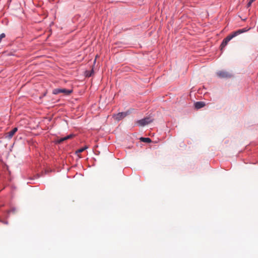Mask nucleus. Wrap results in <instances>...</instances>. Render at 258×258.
Masks as SVG:
<instances>
[{"label": "nucleus", "mask_w": 258, "mask_h": 258, "mask_svg": "<svg viewBox=\"0 0 258 258\" xmlns=\"http://www.w3.org/2000/svg\"><path fill=\"white\" fill-rule=\"evenodd\" d=\"M248 29L246 28H243L241 29H239L236 31L232 32L231 34L228 35L222 41L220 47L221 50H222L227 45L228 42L231 40L233 38L237 36V35L248 31Z\"/></svg>", "instance_id": "obj_1"}, {"label": "nucleus", "mask_w": 258, "mask_h": 258, "mask_svg": "<svg viewBox=\"0 0 258 258\" xmlns=\"http://www.w3.org/2000/svg\"><path fill=\"white\" fill-rule=\"evenodd\" d=\"M73 92L72 90H68L66 89H55L53 90V93L54 94H58L59 93H64L66 95H70Z\"/></svg>", "instance_id": "obj_2"}, {"label": "nucleus", "mask_w": 258, "mask_h": 258, "mask_svg": "<svg viewBox=\"0 0 258 258\" xmlns=\"http://www.w3.org/2000/svg\"><path fill=\"white\" fill-rule=\"evenodd\" d=\"M153 119L150 117H147L137 121V123L141 126H144L151 122Z\"/></svg>", "instance_id": "obj_3"}, {"label": "nucleus", "mask_w": 258, "mask_h": 258, "mask_svg": "<svg viewBox=\"0 0 258 258\" xmlns=\"http://www.w3.org/2000/svg\"><path fill=\"white\" fill-rule=\"evenodd\" d=\"M217 75L220 78H229L232 77L229 73L222 71L218 72Z\"/></svg>", "instance_id": "obj_4"}, {"label": "nucleus", "mask_w": 258, "mask_h": 258, "mask_svg": "<svg viewBox=\"0 0 258 258\" xmlns=\"http://www.w3.org/2000/svg\"><path fill=\"white\" fill-rule=\"evenodd\" d=\"M127 114V112H119L116 114H114L113 117L115 120L119 121L125 117Z\"/></svg>", "instance_id": "obj_5"}, {"label": "nucleus", "mask_w": 258, "mask_h": 258, "mask_svg": "<svg viewBox=\"0 0 258 258\" xmlns=\"http://www.w3.org/2000/svg\"><path fill=\"white\" fill-rule=\"evenodd\" d=\"M17 131V127H15L12 131L7 133L6 138H8L9 139H11Z\"/></svg>", "instance_id": "obj_6"}, {"label": "nucleus", "mask_w": 258, "mask_h": 258, "mask_svg": "<svg viewBox=\"0 0 258 258\" xmlns=\"http://www.w3.org/2000/svg\"><path fill=\"white\" fill-rule=\"evenodd\" d=\"M74 136L73 135H69L65 137H63V138H61L59 139H58L56 141V143H57V144H60L61 143H62L63 141H66L68 139H71Z\"/></svg>", "instance_id": "obj_7"}, {"label": "nucleus", "mask_w": 258, "mask_h": 258, "mask_svg": "<svg viewBox=\"0 0 258 258\" xmlns=\"http://www.w3.org/2000/svg\"><path fill=\"white\" fill-rule=\"evenodd\" d=\"M205 104L203 102L199 101V102H197L196 103H195V107L197 109L201 108L203 107L204 106H205Z\"/></svg>", "instance_id": "obj_8"}, {"label": "nucleus", "mask_w": 258, "mask_h": 258, "mask_svg": "<svg viewBox=\"0 0 258 258\" xmlns=\"http://www.w3.org/2000/svg\"><path fill=\"white\" fill-rule=\"evenodd\" d=\"M88 148V147L87 146H85L83 148H82L81 149H78V150H77L76 151V154L78 155V156H79V154L83 152L84 151H85L86 149H87Z\"/></svg>", "instance_id": "obj_9"}, {"label": "nucleus", "mask_w": 258, "mask_h": 258, "mask_svg": "<svg viewBox=\"0 0 258 258\" xmlns=\"http://www.w3.org/2000/svg\"><path fill=\"white\" fill-rule=\"evenodd\" d=\"M140 140L142 142H145V143H151L152 142L151 140L149 138H143L142 137L140 138Z\"/></svg>", "instance_id": "obj_10"}, {"label": "nucleus", "mask_w": 258, "mask_h": 258, "mask_svg": "<svg viewBox=\"0 0 258 258\" xmlns=\"http://www.w3.org/2000/svg\"><path fill=\"white\" fill-rule=\"evenodd\" d=\"M253 1H249L248 4H247V7L248 8L251 6V3Z\"/></svg>", "instance_id": "obj_11"}, {"label": "nucleus", "mask_w": 258, "mask_h": 258, "mask_svg": "<svg viewBox=\"0 0 258 258\" xmlns=\"http://www.w3.org/2000/svg\"><path fill=\"white\" fill-rule=\"evenodd\" d=\"M87 76L88 77H90V76H91V74H90V75H87Z\"/></svg>", "instance_id": "obj_12"}]
</instances>
